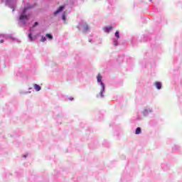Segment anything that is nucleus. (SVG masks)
<instances>
[{
  "mask_svg": "<svg viewBox=\"0 0 182 182\" xmlns=\"http://www.w3.org/2000/svg\"><path fill=\"white\" fill-rule=\"evenodd\" d=\"M89 31V26L85 23L82 26V32L86 33Z\"/></svg>",
  "mask_w": 182,
  "mask_h": 182,
  "instance_id": "nucleus-4",
  "label": "nucleus"
},
{
  "mask_svg": "<svg viewBox=\"0 0 182 182\" xmlns=\"http://www.w3.org/2000/svg\"><path fill=\"white\" fill-rule=\"evenodd\" d=\"M114 46H117V41H114Z\"/></svg>",
  "mask_w": 182,
  "mask_h": 182,
  "instance_id": "nucleus-15",
  "label": "nucleus"
},
{
  "mask_svg": "<svg viewBox=\"0 0 182 182\" xmlns=\"http://www.w3.org/2000/svg\"><path fill=\"white\" fill-rule=\"evenodd\" d=\"M155 86L159 90L161 89V82H155Z\"/></svg>",
  "mask_w": 182,
  "mask_h": 182,
  "instance_id": "nucleus-5",
  "label": "nucleus"
},
{
  "mask_svg": "<svg viewBox=\"0 0 182 182\" xmlns=\"http://www.w3.org/2000/svg\"><path fill=\"white\" fill-rule=\"evenodd\" d=\"M46 36H47V38H48V39H53V36H52L50 34L47 33L46 35Z\"/></svg>",
  "mask_w": 182,
  "mask_h": 182,
  "instance_id": "nucleus-9",
  "label": "nucleus"
},
{
  "mask_svg": "<svg viewBox=\"0 0 182 182\" xmlns=\"http://www.w3.org/2000/svg\"><path fill=\"white\" fill-rule=\"evenodd\" d=\"M38 25H39V23L38 22H35L33 28H35V26H38Z\"/></svg>",
  "mask_w": 182,
  "mask_h": 182,
  "instance_id": "nucleus-14",
  "label": "nucleus"
},
{
  "mask_svg": "<svg viewBox=\"0 0 182 182\" xmlns=\"http://www.w3.org/2000/svg\"><path fill=\"white\" fill-rule=\"evenodd\" d=\"M28 38L31 39V41H33V38H32V33L28 34Z\"/></svg>",
  "mask_w": 182,
  "mask_h": 182,
  "instance_id": "nucleus-12",
  "label": "nucleus"
},
{
  "mask_svg": "<svg viewBox=\"0 0 182 182\" xmlns=\"http://www.w3.org/2000/svg\"><path fill=\"white\" fill-rule=\"evenodd\" d=\"M0 43H4V40H1Z\"/></svg>",
  "mask_w": 182,
  "mask_h": 182,
  "instance_id": "nucleus-16",
  "label": "nucleus"
},
{
  "mask_svg": "<svg viewBox=\"0 0 182 182\" xmlns=\"http://www.w3.org/2000/svg\"><path fill=\"white\" fill-rule=\"evenodd\" d=\"M34 89L36 90V92H39V90H41V87L38 84H35Z\"/></svg>",
  "mask_w": 182,
  "mask_h": 182,
  "instance_id": "nucleus-6",
  "label": "nucleus"
},
{
  "mask_svg": "<svg viewBox=\"0 0 182 182\" xmlns=\"http://www.w3.org/2000/svg\"><path fill=\"white\" fill-rule=\"evenodd\" d=\"M140 133H141V128L137 127L135 131V134H140Z\"/></svg>",
  "mask_w": 182,
  "mask_h": 182,
  "instance_id": "nucleus-7",
  "label": "nucleus"
},
{
  "mask_svg": "<svg viewBox=\"0 0 182 182\" xmlns=\"http://www.w3.org/2000/svg\"><path fill=\"white\" fill-rule=\"evenodd\" d=\"M77 29H80V26H77Z\"/></svg>",
  "mask_w": 182,
  "mask_h": 182,
  "instance_id": "nucleus-17",
  "label": "nucleus"
},
{
  "mask_svg": "<svg viewBox=\"0 0 182 182\" xmlns=\"http://www.w3.org/2000/svg\"><path fill=\"white\" fill-rule=\"evenodd\" d=\"M105 29H106L107 33H109L110 31H112V29H113V27H112V26L107 27Z\"/></svg>",
  "mask_w": 182,
  "mask_h": 182,
  "instance_id": "nucleus-8",
  "label": "nucleus"
},
{
  "mask_svg": "<svg viewBox=\"0 0 182 182\" xmlns=\"http://www.w3.org/2000/svg\"><path fill=\"white\" fill-rule=\"evenodd\" d=\"M63 9H65V5L60 6L59 7V9L54 12V14H53L54 16H56V15H58V14H60V12H62V11H63Z\"/></svg>",
  "mask_w": 182,
  "mask_h": 182,
  "instance_id": "nucleus-3",
  "label": "nucleus"
},
{
  "mask_svg": "<svg viewBox=\"0 0 182 182\" xmlns=\"http://www.w3.org/2000/svg\"><path fill=\"white\" fill-rule=\"evenodd\" d=\"M62 19L64 21H66V15L65 14H63Z\"/></svg>",
  "mask_w": 182,
  "mask_h": 182,
  "instance_id": "nucleus-11",
  "label": "nucleus"
},
{
  "mask_svg": "<svg viewBox=\"0 0 182 182\" xmlns=\"http://www.w3.org/2000/svg\"><path fill=\"white\" fill-rule=\"evenodd\" d=\"M31 8L32 7H26L23 9V14L20 16V21H23L24 19L28 21L29 19V18H28V16L25 15V14L26 11H28V9H31Z\"/></svg>",
  "mask_w": 182,
  "mask_h": 182,
  "instance_id": "nucleus-1",
  "label": "nucleus"
},
{
  "mask_svg": "<svg viewBox=\"0 0 182 182\" xmlns=\"http://www.w3.org/2000/svg\"><path fill=\"white\" fill-rule=\"evenodd\" d=\"M97 79V82H100V85L102 86V90L100 93H101V96L103 97V92H105V84L102 82V75L98 74Z\"/></svg>",
  "mask_w": 182,
  "mask_h": 182,
  "instance_id": "nucleus-2",
  "label": "nucleus"
},
{
  "mask_svg": "<svg viewBox=\"0 0 182 182\" xmlns=\"http://www.w3.org/2000/svg\"><path fill=\"white\" fill-rule=\"evenodd\" d=\"M41 42H46V38L43 36V37L41 38Z\"/></svg>",
  "mask_w": 182,
  "mask_h": 182,
  "instance_id": "nucleus-13",
  "label": "nucleus"
},
{
  "mask_svg": "<svg viewBox=\"0 0 182 182\" xmlns=\"http://www.w3.org/2000/svg\"><path fill=\"white\" fill-rule=\"evenodd\" d=\"M115 36H116V38H117V39H119L120 38V35L119 33V31L115 32Z\"/></svg>",
  "mask_w": 182,
  "mask_h": 182,
  "instance_id": "nucleus-10",
  "label": "nucleus"
}]
</instances>
